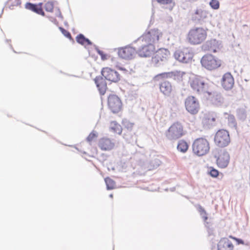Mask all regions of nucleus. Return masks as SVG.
Listing matches in <instances>:
<instances>
[{"label":"nucleus","instance_id":"f257e3e1","mask_svg":"<svg viewBox=\"0 0 250 250\" xmlns=\"http://www.w3.org/2000/svg\"><path fill=\"white\" fill-rule=\"evenodd\" d=\"M207 33L202 27L191 29L188 32L187 39L192 44H199L203 42L207 38Z\"/></svg>","mask_w":250,"mask_h":250},{"label":"nucleus","instance_id":"f03ea898","mask_svg":"<svg viewBox=\"0 0 250 250\" xmlns=\"http://www.w3.org/2000/svg\"><path fill=\"white\" fill-rule=\"evenodd\" d=\"M186 134L182 123L176 122L173 123L166 133L167 138L170 140H177Z\"/></svg>","mask_w":250,"mask_h":250},{"label":"nucleus","instance_id":"7ed1b4c3","mask_svg":"<svg viewBox=\"0 0 250 250\" xmlns=\"http://www.w3.org/2000/svg\"><path fill=\"white\" fill-rule=\"evenodd\" d=\"M210 145L208 140L204 138L195 139L192 144V150L194 154L198 156L207 154L209 151Z\"/></svg>","mask_w":250,"mask_h":250},{"label":"nucleus","instance_id":"20e7f679","mask_svg":"<svg viewBox=\"0 0 250 250\" xmlns=\"http://www.w3.org/2000/svg\"><path fill=\"white\" fill-rule=\"evenodd\" d=\"M135 43L138 47L137 53L142 57H149L155 50L154 44L148 43L146 41H140V37Z\"/></svg>","mask_w":250,"mask_h":250},{"label":"nucleus","instance_id":"39448f33","mask_svg":"<svg viewBox=\"0 0 250 250\" xmlns=\"http://www.w3.org/2000/svg\"><path fill=\"white\" fill-rule=\"evenodd\" d=\"M186 77V74L184 72L172 71L157 74L154 77L153 80L155 82H158L162 79L171 78L178 83H181L185 80Z\"/></svg>","mask_w":250,"mask_h":250},{"label":"nucleus","instance_id":"423d86ee","mask_svg":"<svg viewBox=\"0 0 250 250\" xmlns=\"http://www.w3.org/2000/svg\"><path fill=\"white\" fill-rule=\"evenodd\" d=\"M201 63L203 67L209 70L217 69L222 65L221 60L211 54L203 56Z\"/></svg>","mask_w":250,"mask_h":250},{"label":"nucleus","instance_id":"0eeeda50","mask_svg":"<svg viewBox=\"0 0 250 250\" xmlns=\"http://www.w3.org/2000/svg\"><path fill=\"white\" fill-rule=\"evenodd\" d=\"M107 107L110 111L117 114L121 112L123 108V103L121 99L115 94H110L107 100Z\"/></svg>","mask_w":250,"mask_h":250},{"label":"nucleus","instance_id":"6e6552de","mask_svg":"<svg viewBox=\"0 0 250 250\" xmlns=\"http://www.w3.org/2000/svg\"><path fill=\"white\" fill-rule=\"evenodd\" d=\"M214 141L215 144L219 147L227 146L230 142L229 132L225 129L219 130L215 135Z\"/></svg>","mask_w":250,"mask_h":250},{"label":"nucleus","instance_id":"1a4fd4ad","mask_svg":"<svg viewBox=\"0 0 250 250\" xmlns=\"http://www.w3.org/2000/svg\"><path fill=\"white\" fill-rule=\"evenodd\" d=\"M189 84L193 90L198 93L206 91L207 83L203 77L194 76L190 78Z\"/></svg>","mask_w":250,"mask_h":250},{"label":"nucleus","instance_id":"9d476101","mask_svg":"<svg viewBox=\"0 0 250 250\" xmlns=\"http://www.w3.org/2000/svg\"><path fill=\"white\" fill-rule=\"evenodd\" d=\"M175 58L180 62L188 63L193 57V53L189 48H183L176 50L174 54Z\"/></svg>","mask_w":250,"mask_h":250},{"label":"nucleus","instance_id":"9b49d317","mask_svg":"<svg viewBox=\"0 0 250 250\" xmlns=\"http://www.w3.org/2000/svg\"><path fill=\"white\" fill-rule=\"evenodd\" d=\"M170 55V52L167 49L161 48L155 52L152 58V62L155 66L158 67L162 62L167 61Z\"/></svg>","mask_w":250,"mask_h":250},{"label":"nucleus","instance_id":"f8f14e48","mask_svg":"<svg viewBox=\"0 0 250 250\" xmlns=\"http://www.w3.org/2000/svg\"><path fill=\"white\" fill-rule=\"evenodd\" d=\"M185 106L187 111L192 115L197 114L200 108L198 100L193 96H189L186 99Z\"/></svg>","mask_w":250,"mask_h":250},{"label":"nucleus","instance_id":"ddd939ff","mask_svg":"<svg viewBox=\"0 0 250 250\" xmlns=\"http://www.w3.org/2000/svg\"><path fill=\"white\" fill-rule=\"evenodd\" d=\"M137 53L136 49L131 45L118 48V55L123 59L130 60L134 59Z\"/></svg>","mask_w":250,"mask_h":250},{"label":"nucleus","instance_id":"4468645a","mask_svg":"<svg viewBox=\"0 0 250 250\" xmlns=\"http://www.w3.org/2000/svg\"><path fill=\"white\" fill-rule=\"evenodd\" d=\"M216 158V165L221 168H224L228 167L230 159L229 154L225 149H221L218 151Z\"/></svg>","mask_w":250,"mask_h":250},{"label":"nucleus","instance_id":"2eb2a0df","mask_svg":"<svg viewBox=\"0 0 250 250\" xmlns=\"http://www.w3.org/2000/svg\"><path fill=\"white\" fill-rule=\"evenodd\" d=\"M161 35V33L158 29H151L140 37V41H146V42L153 44L159 41Z\"/></svg>","mask_w":250,"mask_h":250},{"label":"nucleus","instance_id":"dca6fc26","mask_svg":"<svg viewBox=\"0 0 250 250\" xmlns=\"http://www.w3.org/2000/svg\"><path fill=\"white\" fill-rule=\"evenodd\" d=\"M101 73L105 79L113 83H117L120 81L121 76L115 70L108 67L102 69Z\"/></svg>","mask_w":250,"mask_h":250},{"label":"nucleus","instance_id":"f3484780","mask_svg":"<svg viewBox=\"0 0 250 250\" xmlns=\"http://www.w3.org/2000/svg\"><path fill=\"white\" fill-rule=\"evenodd\" d=\"M234 84L233 77L230 72L225 73L221 79V85L226 90H228L232 88Z\"/></svg>","mask_w":250,"mask_h":250},{"label":"nucleus","instance_id":"a211bd4d","mask_svg":"<svg viewBox=\"0 0 250 250\" xmlns=\"http://www.w3.org/2000/svg\"><path fill=\"white\" fill-rule=\"evenodd\" d=\"M42 6V2L39 3L38 4H33L30 2H27L25 4V8L39 15L44 16L45 13L43 10Z\"/></svg>","mask_w":250,"mask_h":250},{"label":"nucleus","instance_id":"6ab92c4d","mask_svg":"<svg viewBox=\"0 0 250 250\" xmlns=\"http://www.w3.org/2000/svg\"><path fill=\"white\" fill-rule=\"evenodd\" d=\"M99 147L103 150H110L114 147V144L111 140L107 138L103 137L99 141Z\"/></svg>","mask_w":250,"mask_h":250},{"label":"nucleus","instance_id":"aec40b11","mask_svg":"<svg viewBox=\"0 0 250 250\" xmlns=\"http://www.w3.org/2000/svg\"><path fill=\"white\" fill-rule=\"evenodd\" d=\"M218 250H233L232 243L227 238H222L217 244Z\"/></svg>","mask_w":250,"mask_h":250},{"label":"nucleus","instance_id":"412c9836","mask_svg":"<svg viewBox=\"0 0 250 250\" xmlns=\"http://www.w3.org/2000/svg\"><path fill=\"white\" fill-rule=\"evenodd\" d=\"M159 89L164 95L169 96L173 91V87L171 83L168 81H164L159 84Z\"/></svg>","mask_w":250,"mask_h":250},{"label":"nucleus","instance_id":"4be33fe9","mask_svg":"<svg viewBox=\"0 0 250 250\" xmlns=\"http://www.w3.org/2000/svg\"><path fill=\"white\" fill-rule=\"evenodd\" d=\"M94 80L100 94L102 95H104L107 89V84L105 80L101 77H97Z\"/></svg>","mask_w":250,"mask_h":250},{"label":"nucleus","instance_id":"5701e85b","mask_svg":"<svg viewBox=\"0 0 250 250\" xmlns=\"http://www.w3.org/2000/svg\"><path fill=\"white\" fill-rule=\"evenodd\" d=\"M110 130L114 133L120 134L122 131V128L120 124L116 121H112L110 123Z\"/></svg>","mask_w":250,"mask_h":250},{"label":"nucleus","instance_id":"b1692460","mask_svg":"<svg viewBox=\"0 0 250 250\" xmlns=\"http://www.w3.org/2000/svg\"><path fill=\"white\" fill-rule=\"evenodd\" d=\"M177 148L180 152L185 153L188 149V145L185 140H181L179 141Z\"/></svg>","mask_w":250,"mask_h":250},{"label":"nucleus","instance_id":"393cba45","mask_svg":"<svg viewBox=\"0 0 250 250\" xmlns=\"http://www.w3.org/2000/svg\"><path fill=\"white\" fill-rule=\"evenodd\" d=\"M77 42L83 45H89L92 44L91 42L88 39L84 37L83 34H79L76 37Z\"/></svg>","mask_w":250,"mask_h":250},{"label":"nucleus","instance_id":"a878e982","mask_svg":"<svg viewBox=\"0 0 250 250\" xmlns=\"http://www.w3.org/2000/svg\"><path fill=\"white\" fill-rule=\"evenodd\" d=\"M43 7L46 11L52 12L54 8V2L53 1H45Z\"/></svg>","mask_w":250,"mask_h":250},{"label":"nucleus","instance_id":"bb28decb","mask_svg":"<svg viewBox=\"0 0 250 250\" xmlns=\"http://www.w3.org/2000/svg\"><path fill=\"white\" fill-rule=\"evenodd\" d=\"M217 118V115L214 113L207 114L204 117V120L208 123L214 122Z\"/></svg>","mask_w":250,"mask_h":250},{"label":"nucleus","instance_id":"cd10ccee","mask_svg":"<svg viewBox=\"0 0 250 250\" xmlns=\"http://www.w3.org/2000/svg\"><path fill=\"white\" fill-rule=\"evenodd\" d=\"M105 182L107 189H112L115 187V182L110 178H106Z\"/></svg>","mask_w":250,"mask_h":250},{"label":"nucleus","instance_id":"c85d7f7f","mask_svg":"<svg viewBox=\"0 0 250 250\" xmlns=\"http://www.w3.org/2000/svg\"><path fill=\"white\" fill-rule=\"evenodd\" d=\"M98 135V133L96 131H92L87 136L86 140L88 142L91 143L96 139Z\"/></svg>","mask_w":250,"mask_h":250},{"label":"nucleus","instance_id":"c756f323","mask_svg":"<svg viewBox=\"0 0 250 250\" xmlns=\"http://www.w3.org/2000/svg\"><path fill=\"white\" fill-rule=\"evenodd\" d=\"M211 7L215 10L218 9L220 6V3L217 0H211L209 3Z\"/></svg>","mask_w":250,"mask_h":250},{"label":"nucleus","instance_id":"7c9ffc66","mask_svg":"<svg viewBox=\"0 0 250 250\" xmlns=\"http://www.w3.org/2000/svg\"><path fill=\"white\" fill-rule=\"evenodd\" d=\"M209 169L210 171L209 174L211 177L216 178L218 176L219 172L218 170L216 169L213 167H210Z\"/></svg>","mask_w":250,"mask_h":250},{"label":"nucleus","instance_id":"2f4dec72","mask_svg":"<svg viewBox=\"0 0 250 250\" xmlns=\"http://www.w3.org/2000/svg\"><path fill=\"white\" fill-rule=\"evenodd\" d=\"M60 29L62 33L67 38L69 39H72V37L70 34V33L67 31L66 30L64 29V28L62 27H60Z\"/></svg>","mask_w":250,"mask_h":250},{"label":"nucleus","instance_id":"473e14b6","mask_svg":"<svg viewBox=\"0 0 250 250\" xmlns=\"http://www.w3.org/2000/svg\"><path fill=\"white\" fill-rule=\"evenodd\" d=\"M158 3L162 5L170 4L173 2V0H156Z\"/></svg>","mask_w":250,"mask_h":250},{"label":"nucleus","instance_id":"72a5a7b5","mask_svg":"<svg viewBox=\"0 0 250 250\" xmlns=\"http://www.w3.org/2000/svg\"><path fill=\"white\" fill-rule=\"evenodd\" d=\"M199 211L200 212L201 215H202V217L204 221H206L208 219V217L207 216V213L205 210L201 207H200Z\"/></svg>","mask_w":250,"mask_h":250},{"label":"nucleus","instance_id":"f704fd0d","mask_svg":"<svg viewBox=\"0 0 250 250\" xmlns=\"http://www.w3.org/2000/svg\"><path fill=\"white\" fill-rule=\"evenodd\" d=\"M229 238L235 240L237 242V244L238 245H239V244L244 245V241L241 239L236 238L235 237H233L232 235H229Z\"/></svg>","mask_w":250,"mask_h":250},{"label":"nucleus","instance_id":"c9c22d12","mask_svg":"<svg viewBox=\"0 0 250 250\" xmlns=\"http://www.w3.org/2000/svg\"><path fill=\"white\" fill-rule=\"evenodd\" d=\"M134 124L130 122H126L125 126L128 129H132Z\"/></svg>","mask_w":250,"mask_h":250},{"label":"nucleus","instance_id":"e433bc0d","mask_svg":"<svg viewBox=\"0 0 250 250\" xmlns=\"http://www.w3.org/2000/svg\"><path fill=\"white\" fill-rule=\"evenodd\" d=\"M58 13L56 14V17L62 18V14L60 10L58 9Z\"/></svg>","mask_w":250,"mask_h":250},{"label":"nucleus","instance_id":"4c0bfd02","mask_svg":"<svg viewBox=\"0 0 250 250\" xmlns=\"http://www.w3.org/2000/svg\"><path fill=\"white\" fill-rule=\"evenodd\" d=\"M199 12H200V11H199V10H197L196 11V12H195V14H199Z\"/></svg>","mask_w":250,"mask_h":250},{"label":"nucleus","instance_id":"58836bf2","mask_svg":"<svg viewBox=\"0 0 250 250\" xmlns=\"http://www.w3.org/2000/svg\"><path fill=\"white\" fill-rule=\"evenodd\" d=\"M109 197L111 198H112L113 197V195L112 194H111L109 195Z\"/></svg>","mask_w":250,"mask_h":250},{"label":"nucleus","instance_id":"ea45409f","mask_svg":"<svg viewBox=\"0 0 250 250\" xmlns=\"http://www.w3.org/2000/svg\"><path fill=\"white\" fill-rule=\"evenodd\" d=\"M212 51L215 53V52H217V50L214 49V50H213Z\"/></svg>","mask_w":250,"mask_h":250},{"label":"nucleus","instance_id":"a19ab883","mask_svg":"<svg viewBox=\"0 0 250 250\" xmlns=\"http://www.w3.org/2000/svg\"><path fill=\"white\" fill-rule=\"evenodd\" d=\"M120 69H121V70H124V69H123V68H121Z\"/></svg>","mask_w":250,"mask_h":250}]
</instances>
